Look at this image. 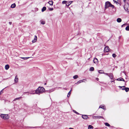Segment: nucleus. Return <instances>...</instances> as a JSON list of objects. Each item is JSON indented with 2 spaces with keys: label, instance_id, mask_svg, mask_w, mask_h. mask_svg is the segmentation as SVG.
Listing matches in <instances>:
<instances>
[{
  "label": "nucleus",
  "instance_id": "obj_41",
  "mask_svg": "<svg viewBox=\"0 0 129 129\" xmlns=\"http://www.w3.org/2000/svg\"><path fill=\"white\" fill-rule=\"evenodd\" d=\"M21 58H22L24 60H26L25 57H21Z\"/></svg>",
  "mask_w": 129,
  "mask_h": 129
},
{
  "label": "nucleus",
  "instance_id": "obj_3",
  "mask_svg": "<svg viewBox=\"0 0 129 129\" xmlns=\"http://www.w3.org/2000/svg\"><path fill=\"white\" fill-rule=\"evenodd\" d=\"M124 8L126 11L129 12V5L128 3H126L124 6Z\"/></svg>",
  "mask_w": 129,
  "mask_h": 129
},
{
  "label": "nucleus",
  "instance_id": "obj_27",
  "mask_svg": "<svg viewBox=\"0 0 129 129\" xmlns=\"http://www.w3.org/2000/svg\"><path fill=\"white\" fill-rule=\"evenodd\" d=\"M125 30L127 31H129V26H127L125 28Z\"/></svg>",
  "mask_w": 129,
  "mask_h": 129
},
{
  "label": "nucleus",
  "instance_id": "obj_47",
  "mask_svg": "<svg viewBox=\"0 0 129 129\" xmlns=\"http://www.w3.org/2000/svg\"><path fill=\"white\" fill-rule=\"evenodd\" d=\"M114 82V80H113V81H111V82Z\"/></svg>",
  "mask_w": 129,
  "mask_h": 129
},
{
  "label": "nucleus",
  "instance_id": "obj_36",
  "mask_svg": "<svg viewBox=\"0 0 129 129\" xmlns=\"http://www.w3.org/2000/svg\"><path fill=\"white\" fill-rule=\"evenodd\" d=\"M4 89H3L0 92V94H2L3 93V90Z\"/></svg>",
  "mask_w": 129,
  "mask_h": 129
},
{
  "label": "nucleus",
  "instance_id": "obj_33",
  "mask_svg": "<svg viewBox=\"0 0 129 129\" xmlns=\"http://www.w3.org/2000/svg\"><path fill=\"white\" fill-rule=\"evenodd\" d=\"M95 60H97V58H95L93 60V61L95 63H96V61H95Z\"/></svg>",
  "mask_w": 129,
  "mask_h": 129
},
{
  "label": "nucleus",
  "instance_id": "obj_20",
  "mask_svg": "<svg viewBox=\"0 0 129 129\" xmlns=\"http://www.w3.org/2000/svg\"><path fill=\"white\" fill-rule=\"evenodd\" d=\"M93 128V126L91 125H89L88 126V129H91V128Z\"/></svg>",
  "mask_w": 129,
  "mask_h": 129
},
{
  "label": "nucleus",
  "instance_id": "obj_16",
  "mask_svg": "<svg viewBox=\"0 0 129 129\" xmlns=\"http://www.w3.org/2000/svg\"><path fill=\"white\" fill-rule=\"evenodd\" d=\"M48 3L50 5H53V2L52 1H51L49 2Z\"/></svg>",
  "mask_w": 129,
  "mask_h": 129
},
{
  "label": "nucleus",
  "instance_id": "obj_6",
  "mask_svg": "<svg viewBox=\"0 0 129 129\" xmlns=\"http://www.w3.org/2000/svg\"><path fill=\"white\" fill-rule=\"evenodd\" d=\"M37 40V37L36 35L35 36L34 39L32 41L33 43L35 42Z\"/></svg>",
  "mask_w": 129,
  "mask_h": 129
},
{
  "label": "nucleus",
  "instance_id": "obj_25",
  "mask_svg": "<svg viewBox=\"0 0 129 129\" xmlns=\"http://www.w3.org/2000/svg\"><path fill=\"white\" fill-rule=\"evenodd\" d=\"M125 90L126 92H127L129 90V88L128 87H125Z\"/></svg>",
  "mask_w": 129,
  "mask_h": 129
},
{
  "label": "nucleus",
  "instance_id": "obj_14",
  "mask_svg": "<svg viewBox=\"0 0 129 129\" xmlns=\"http://www.w3.org/2000/svg\"><path fill=\"white\" fill-rule=\"evenodd\" d=\"M86 80L85 79H83L82 80H80L78 81L77 82V83H76V84H78L79 83H81L82 82H83V80Z\"/></svg>",
  "mask_w": 129,
  "mask_h": 129
},
{
  "label": "nucleus",
  "instance_id": "obj_9",
  "mask_svg": "<svg viewBox=\"0 0 129 129\" xmlns=\"http://www.w3.org/2000/svg\"><path fill=\"white\" fill-rule=\"evenodd\" d=\"M82 117L84 119H87L88 118V117L85 115H82Z\"/></svg>",
  "mask_w": 129,
  "mask_h": 129
},
{
  "label": "nucleus",
  "instance_id": "obj_31",
  "mask_svg": "<svg viewBox=\"0 0 129 129\" xmlns=\"http://www.w3.org/2000/svg\"><path fill=\"white\" fill-rule=\"evenodd\" d=\"M114 2L116 4L118 3V0H113Z\"/></svg>",
  "mask_w": 129,
  "mask_h": 129
},
{
  "label": "nucleus",
  "instance_id": "obj_10",
  "mask_svg": "<svg viewBox=\"0 0 129 129\" xmlns=\"http://www.w3.org/2000/svg\"><path fill=\"white\" fill-rule=\"evenodd\" d=\"M29 93H30L31 94H36V90L35 91H30V92H29Z\"/></svg>",
  "mask_w": 129,
  "mask_h": 129
},
{
  "label": "nucleus",
  "instance_id": "obj_34",
  "mask_svg": "<svg viewBox=\"0 0 129 129\" xmlns=\"http://www.w3.org/2000/svg\"><path fill=\"white\" fill-rule=\"evenodd\" d=\"M100 118H103L102 116H97V119H100Z\"/></svg>",
  "mask_w": 129,
  "mask_h": 129
},
{
  "label": "nucleus",
  "instance_id": "obj_38",
  "mask_svg": "<svg viewBox=\"0 0 129 129\" xmlns=\"http://www.w3.org/2000/svg\"><path fill=\"white\" fill-rule=\"evenodd\" d=\"M110 7H112V8H114V5H112L111 4V5H110Z\"/></svg>",
  "mask_w": 129,
  "mask_h": 129
},
{
  "label": "nucleus",
  "instance_id": "obj_45",
  "mask_svg": "<svg viewBox=\"0 0 129 129\" xmlns=\"http://www.w3.org/2000/svg\"><path fill=\"white\" fill-rule=\"evenodd\" d=\"M29 58V57H25L26 59H26H28V58Z\"/></svg>",
  "mask_w": 129,
  "mask_h": 129
},
{
  "label": "nucleus",
  "instance_id": "obj_5",
  "mask_svg": "<svg viewBox=\"0 0 129 129\" xmlns=\"http://www.w3.org/2000/svg\"><path fill=\"white\" fill-rule=\"evenodd\" d=\"M110 49L109 48L108 46L106 47L104 49V52H108L110 50Z\"/></svg>",
  "mask_w": 129,
  "mask_h": 129
},
{
  "label": "nucleus",
  "instance_id": "obj_18",
  "mask_svg": "<svg viewBox=\"0 0 129 129\" xmlns=\"http://www.w3.org/2000/svg\"><path fill=\"white\" fill-rule=\"evenodd\" d=\"M16 6V5L15 4H12L11 6V7L12 8H14Z\"/></svg>",
  "mask_w": 129,
  "mask_h": 129
},
{
  "label": "nucleus",
  "instance_id": "obj_53",
  "mask_svg": "<svg viewBox=\"0 0 129 129\" xmlns=\"http://www.w3.org/2000/svg\"><path fill=\"white\" fill-rule=\"evenodd\" d=\"M24 105H25V104H24Z\"/></svg>",
  "mask_w": 129,
  "mask_h": 129
},
{
  "label": "nucleus",
  "instance_id": "obj_26",
  "mask_svg": "<svg viewBox=\"0 0 129 129\" xmlns=\"http://www.w3.org/2000/svg\"><path fill=\"white\" fill-rule=\"evenodd\" d=\"M105 125L106 126H110V125L108 123H107V122L105 123Z\"/></svg>",
  "mask_w": 129,
  "mask_h": 129
},
{
  "label": "nucleus",
  "instance_id": "obj_50",
  "mask_svg": "<svg viewBox=\"0 0 129 129\" xmlns=\"http://www.w3.org/2000/svg\"><path fill=\"white\" fill-rule=\"evenodd\" d=\"M46 83H45V84H44V85H46Z\"/></svg>",
  "mask_w": 129,
  "mask_h": 129
},
{
  "label": "nucleus",
  "instance_id": "obj_4",
  "mask_svg": "<svg viewBox=\"0 0 129 129\" xmlns=\"http://www.w3.org/2000/svg\"><path fill=\"white\" fill-rule=\"evenodd\" d=\"M111 5V4L109 2H106L105 7V9L108 8V7H110V5Z\"/></svg>",
  "mask_w": 129,
  "mask_h": 129
},
{
  "label": "nucleus",
  "instance_id": "obj_1",
  "mask_svg": "<svg viewBox=\"0 0 129 129\" xmlns=\"http://www.w3.org/2000/svg\"><path fill=\"white\" fill-rule=\"evenodd\" d=\"M45 90V88L42 87H39L36 90V94L41 93L44 92Z\"/></svg>",
  "mask_w": 129,
  "mask_h": 129
},
{
  "label": "nucleus",
  "instance_id": "obj_7",
  "mask_svg": "<svg viewBox=\"0 0 129 129\" xmlns=\"http://www.w3.org/2000/svg\"><path fill=\"white\" fill-rule=\"evenodd\" d=\"M101 108L103 109L104 110H106V108L105 107V105H101L99 107V108Z\"/></svg>",
  "mask_w": 129,
  "mask_h": 129
},
{
  "label": "nucleus",
  "instance_id": "obj_35",
  "mask_svg": "<svg viewBox=\"0 0 129 129\" xmlns=\"http://www.w3.org/2000/svg\"><path fill=\"white\" fill-rule=\"evenodd\" d=\"M53 8H49V10L50 11H52L53 10Z\"/></svg>",
  "mask_w": 129,
  "mask_h": 129
},
{
  "label": "nucleus",
  "instance_id": "obj_24",
  "mask_svg": "<svg viewBox=\"0 0 129 129\" xmlns=\"http://www.w3.org/2000/svg\"><path fill=\"white\" fill-rule=\"evenodd\" d=\"M119 87H120L122 90H125V86H119Z\"/></svg>",
  "mask_w": 129,
  "mask_h": 129
},
{
  "label": "nucleus",
  "instance_id": "obj_42",
  "mask_svg": "<svg viewBox=\"0 0 129 129\" xmlns=\"http://www.w3.org/2000/svg\"><path fill=\"white\" fill-rule=\"evenodd\" d=\"M29 93V92H24V93H23V94H25V93Z\"/></svg>",
  "mask_w": 129,
  "mask_h": 129
},
{
  "label": "nucleus",
  "instance_id": "obj_2",
  "mask_svg": "<svg viewBox=\"0 0 129 129\" xmlns=\"http://www.w3.org/2000/svg\"><path fill=\"white\" fill-rule=\"evenodd\" d=\"M1 117L4 119H8L9 118L8 114H2L1 115Z\"/></svg>",
  "mask_w": 129,
  "mask_h": 129
},
{
  "label": "nucleus",
  "instance_id": "obj_13",
  "mask_svg": "<svg viewBox=\"0 0 129 129\" xmlns=\"http://www.w3.org/2000/svg\"><path fill=\"white\" fill-rule=\"evenodd\" d=\"M17 76L16 75L14 81L15 82H17L18 80V78H17Z\"/></svg>",
  "mask_w": 129,
  "mask_h": 129
},
{
  "label": "nucleus",
  "instance_id": "obj_29",
  "mask_svg": "<svg viewBox=\"0 0 129 129\" xmlns=\"http://www.w3.org/2000/svg\"><path fill=\"white\" fill-rule=\"evenodd\" d=\"M99 73H104V71L103 70H100L99 71Z\"/></svg>",
  "mask_w": 129,
  "mask_h": 129
},
{
  "label": "nucleus",
  "instance_id": "obj_43",
  "mask_svg": "<svg viewBox=\"0 0 129 129\" xmlns=\"http://www.w3.org/2000/svg\"><path fill=\"white\" fill-rule=\"evenodd\" d=\"M123 1L124 2V3H125V4H126V3H126V0H123Z\"/></svg>",
  "mask_w": 129,
  "mask_h": 129
},
{
  "label": "nucleus",
  "instance_id": "obj_52",
  "mask_svg": "<svg viewBox=\"0 0 129 129\" xmlns=\"http://www.w3.org/2000/svg\"><path fill=\"white\" fill-rule=\"evenodd\" d=\"M97 81H98V79H99L98 78H97Z\"/></svg>",
  "mask_w": 129,
  "mask_h": 129
},
{
  "label": "nucleus",
  "instance_id": "obj_39",
  "mask_svg": "<svg viewBox=\"0 0 129 129\" xmlns=\"http://www.w3.org/2000/svg\"><path fill=\"white\" fill-rule=\"evenodd\" d=\"M73 111L75 113H76L78 114H79V113H78L75 110H73Z\"/></svg>",
  "mask_w": 129,
  "mask_h": 129
},
{
  "label": "nucleus",
  "instance_id": "obj_46",
  "mask_svg": "<svg viewBox=\"0 0 129 129\" xmlns=\"http://www.w3.org/2000/svg\"><path fill=\"white\" fill-rule=\"evenodd\" d=\"M69 129H74L73 128L70 127L69 128Z\"/></svg>",
  "mask_w": 129,
  "mask_h": 129
},
{
  "label": "nucleus",
  "instance_id": "obj_32",
  "mask_svg": "<svg viewBox=\"0 0 129 129\" xmlns=\"http://www.w3.org/2000/svg\"><path fill=\"white\" fill-rule=\"evenodd\" d=\"M71 90L68 93V94L67 95V97H69L70 95V94H71Z\"/></svg>",
  "mask_w": 129,
  "mask_h": 129
},
{
  "label": "nucleus",
  "instance_id": "obj_15",
  "mask_svg": "<svg viewBox=\"0 0 129 129\" xmlns=\"http://www.w3.org/2000/svg\"><path fill=\"white\" fill-rule=\"evenodd\" d=\"M9 68V66L8 64H7L5 65V69L6 70H8Z\"/></svg>",
  "mask_w": 129,
  "mask_h": 129
},
{
  "label": "nucleus",
  "instance_id": "obj_37",
  "mask_svg": "<svg viewBox=\"0 0 129 129\" xmlns=\"http://www.w3.org/2000/svg\"><path fill=\"white\" fill-rule=\"evenodd\" d=\"M112 55L113 57H115L116 56V55L114 53H113L112 54Z\"/></svg>",
  "mask_w": 129,
  "mask_h": 129
},
{
  "label": "nucleus",
  "instance_id": "obj_51",
  "mask_svg": "<svg viewBox=\"0 0 129 129\" xmlns=\"http://www.w3.org/2000/svg\"><path fill=\"white\" fill-rule=\"evenodd\" d=\"M61 88V87H58V88Z\"/></svg>",
  "mask_w": 129,
  "mask_h": 129
},
{
  "label": "nucleus",
  "instance_id": "obj_17",
  "mask_svg": "<svg viewBox=\"0 0 129 129\" xmlns=\"http://www.w3.org/2000/svg\"><path fill=\"white\" fill-rule=\"evenodd\" d=\"M121 19L120 18H118L117 19V21L118 22H120L121 21Z\"/></svg>",
  "mask_w": 129,
  "mask_h": 129
},
{
  "label": "nucleus",
  "instance_id": "obj_44",
  "mask_svg": "<svg viewBox=\"0 0 129 129\" xmlns=\"http://www.w3.org/2000/svg\"><path fill=\"white\" fill-rule=\"evenodd\" d=\"M9 23L10 25H11L12 24V22H9Z\"/></svg>",
  "mask_w": 129,
  "mask_h": 129
},
{
  "label": "nucleus",
  "instance_id": "obj_11",
  "mask_svg": "<svg viewBox=\"0 0 129 129\" xmlns=\"http://www.w3.org/2000/svg\"><path fill=\"white\" fill-rule=\"evenodd\" d=\"M72 2L73 1H70L68 3H67V4H66V6H67V7L69 6Z\"/></svg>",
  "mask_w": 129,
  "mask_h": 129
},
{
  "label": "nucleus",
  "instance_id": "obj_12",
  "mask_svg": "<svg viewBox=\"0 0 129 129\" xmlns=\"http://www.w3.org/2000/svg\"><path fill=\"white\" fill-rule=\"evenodd\" d=\"M117 80L119 81H124V79L122 78H118L117 79Z\"/></svg>",
  "mask_w": 129,
  "mask_h": 129
},
{
  "label": "nucleus",
  "instance_id": "obj_22",
  "mask_svg": "<svg viewBox=\"0 0 129 129\" xmlns=\"http://www.w3.org/2000/svg\"><path fill=\"white\" fill-rule=\"evenodd\" d=\"M94 70V69L93 67H91L89 69V70L90 71H93Z\"/></svg>",
  "mask_w": 129,
  "mask_h": 129
},
{
  "label": "nucleus",
  "instance_id": "obj_21",
  "mask_svg": "<svg viewBox=\"0 0 129 129\" xmlns=\"http://www.w3.org/2000/svg\"><path fill=\"white\" fill-rule=\"evenodd\" d=\"M41 24H45V21L42 20H41L40 21Z\"/></svg>",
  "mask_w": 129,
  "mask_h": 129
},
{
  "label": "nucleus",
  "instance_id": "obj_30",
  "mask_svg": "<svg viewBox=\"0 0 129 129\" xmlns=\"http://www.w3.org/2000/svg\"><path fill=\"white\" fill-rule=\"evenodd\" d=\"M67 1H64L62 2V3L63 4H67Z\"/></svg>",
  "mask_w": 129,
  "mask_h": 129
},
{
  "label": "nucleus",
  "instance_id": "obj_40",
  "mask_svg": "<svg viewBox=\"0 0 129 129\" xmlns=\"http://www.w3.org/2000/svg\"><path fill=\"white\" fill-rule=\"evenodd\" d=\"M104 74H105L106 75H108V76H109V74H108V73H104Z\"/></svg>",
  "mask_w": 129,
  "mask_h": 129
},
{
  "label": "nucleus",
  "instance_id": "obj_49",
  "mask_svg": "<svg viewBox=\"0 0 129 129\" xmlns=\"http://www.w3.org/2000/svg\"><path fill=\"white\" fill-rule=\"evenodd\" d=\"M124 25H125V24H123V25H122V26H123Z\"/></svg>",
  "mask_w": 129,
  "mask_h": 129
},
{
  "label": "nucleus",
  "instance_id": "obj_48",
  "mask_svg": "<svg viewBox=\"0 0 129 129\" xmlns=\"http://www.w3.org/2000/svg\"><path fill=\"white\" fill-rule=\"evenodd\" d=\"M52 91H54V90H53V89H52Z\"/></svg>",
  "mask_w": 129,
  "mask_h": 129
},
{
  "label": "nucleus",
  "instance_id": "obj_19",
  "mask_svg": "<svg viewBox=\"0 0 129 129\" xmlns=\"http://www.w3.org/2000/svg\"><path fill=\"white\" fill-rule=\"evenodd\" d=\"M46 9V7H43L42 9V12H43L45 11Z\"/></svg>",
  "mask_w": 129,
  "mask_h": 129
},
{
  "label": "nucleus",
  "instance_id": "obj_28",
  "mask_svg": "<svg viewBox=\"0 0 129 129\" xmlns=\"http://www.w3.org/2000/svg\"><path fill=\"white\" fill-rule=\"evenodd\" d=\"M78 77V76L77 75H75L73 76V78L74 79H76Z\"/></svg>",
  "mask_w": 129,
  "mask_h": 129
},
{
  "label": "nucleus",
  "instance_id": "obj_8",
  "mask_svg": "<svg viewBox=\"0 0 129 129\" xmlns=\"http://www.w3.org/2000/svg\"><path fill=\"white\" fill-rule=\"evenodd\" d=\"M109 76L110 77V78L111 79H113V74L111 73H109Z\"/></svg>",
  "mask_w": 129,
  "mask_h": 129
},
{
  "label": "nucleus",
  "instance_id": "obj_23",
  "mask_svg": "<svg viewBox=\"0 0 129 129\" xmlns=\"http://www.w3.org/2000/svg\"><path fill=\"white\" fill-rule=\"evenodd\" d=\"M21 98V97H19L18 98H17L15 99L13 101H15L16 100H20Z\"/></svg>",
  "mask_w": 129,
  "mask_h": 129
}]
</instances>
